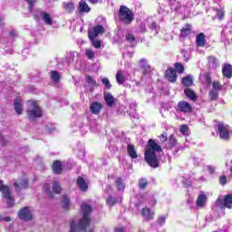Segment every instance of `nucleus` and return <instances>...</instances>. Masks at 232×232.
I'll return each mask as SVG.
<instances>
[{
  "instance_id": "18",
  "label": "nucleus",
  "mask_w": 232,
  "mask_h": 232,
  "mask_svg": "<svg viewBox=\"0 0 232 232\" xmlns=\"http://www.w3.org/2000/svg\"><path fill=\"white\" fill-rule=\"evenodd\" d=\"M222 73H223L224 77H227V79H231V77H232V66H231V64L226 63L223 66Z\"/></svg>"
},
{
  "instance_id": "47",
  "label": "nucleus",
  "mask_w": 232,
  "mask_h": 232,
  "mask_svg": "<svg viewBox=\"0 0 232 232\" xmlns=\"http://www.w3.org/2000/svg\"><path fill=\"white\" fill-rule=\"evenodd\" d=\"M126 41H128V43H130V44H133V43H135V36L131 34H129L126 35Z\"/></svg>"
},
{
  "instance_id": "55",
  "label": "nucleus",
  "mask_w": 232,
  "mask_h": 232,
  "mask_svg": "<svg viewBox=\"0 0 232 232\" xmlns=\"http://www.w3.org/2000/svg\"><path fill=\"white\" fill-rule=\"evenodd\" d=\"M208 169L209 171V173H215V169L211 166H208Z\"/></svg>"
},
{
  "instance_id": "62",
  "label": "nucleus",
  "mask_w": 232,
  "mask_h": 232,
  "mask_svg": "<svg viewBox=\"0 0 232 232\" xmlns=\"http://www.w3.org/2000/svg\"><path fill=\"white\" fill-rule=\"evenodd\" d=\"M1 142V144H3V141H0Z\"/></svg>"
},
{
  "instance_id": "20",
  "label": "nucleus",
  "mask_w": 232,
  "mask_h": 232,
  "mask_svg": "<svg viewBox=\"0 0 232 232\" xmlns=\"http://www.w3.org/2000/svg\"><path fill=\"white\" fill-rule=\"evenodd\" d=\"M14 110H15L16 113L18 115H21V113H23V102H22L21 98H16L14 100Z\"/></svg>"
},
{
  "instance_id": "56",
  "label": "nucleus",
  "mask_w": 232,
  "mask_h": 232,
  "mask_svg": "<svg viewBox=\"0 0 232 232\" xmlns=\"http://www.w3.org/2000/svg\"><path fill=\"white\" fill-rule=\"evenodd\" d=\"M208 61H209V63H215L216 59L213 56H209Z\"/></svg>"
},
{
  "instance_id": "37",
  "label": "nucleus",
  "mask_w": 232,
  "mask_h": 232,
  "mask_svg": "<svg viewBox=\"0 0 232 232\" xmlns=\"http://www.w3.org/2000/svg\"><path fill=\"white\" fill-rule=\"evenodd\" d=\"M28 4L29 12H34V5L37 3V0H24Z\"/></svg>"
},
{
  "instance_id": "11",
  "label": "nucleus",
  "mask_w": 232,
  "mask_h": 232,
  "mask_svg": "<svg viewBox=\"0 0 232 232\" xmlns=\"http://www.w3.org/2000/svg\"><path fill=\"white\" fill-rule=\"evenodd\" d=\"M178 111H181L182 113H191L193 111V107L186 101H181L178 103Z\"/></svg>"
},
{
  "instance_id": "46",
  "label": "nucleus",
  "mask_w": 232,
  "mask_h": 232,
  "mask_svg": "<svg viewBox=\"0 0 232 232\" xmlns=\"http://www.w3.org/2000/svg\"><path fill=\"white\" fill-rule=\"evenodd\" d=\"M106 203L108 206H115V204H117V199L112 197H109L106 200Z\"/></svg>"
},
{
  "instance_id": "24",
  "label": "nucleus",
  "mask_w": 232,
  "mask_h": 232,
  "mask_svg": "<svg viewBox=\"0 0 232 232\" xmlns=\"http://www.w3.org/2000/svg\"><path fill=\"white\" fill-rule=\"evenodd\" d=\"M42 19L44 22V24H47L48 26H52V24H53V20L48 13H42Z\"/></svg>"
},
{
  "instance_id": "31",
  "label": "nucleus",
  "mask_w": 232,
  "mask_h": 232,
  "mask_svg": "<svg viewBox=\"0 0 232 232\" xmlns=\"http://www.w3.org/2000/svg\"><path fill=\"white\" fill-rule=\"evenodd\" d=\"M62 206L64 209H68L70 208V198L67 196L62 197Z\"/></svg>"
},
{
  "instance_id": "51",
  "label": "nucleus",
  "mask_w": 232,
  "mask_h": 232,
  "mask_svg": "<svg viewBox=\"0 0 232 232\" xmlns=\"http://www.w3.org/2000/svg\"><path fill=\"white\" fill-rule=\"evenodd\" d=\"M140 66H141V68H150L147 64L146 59H141L140 61Z\"/></svg>"
},
{
  "instance_id": "43",
  "label": "nucleus",
  "mask_w": 232,
  "mask_h": 232,
  "mask_svg": "<svg viewBox=\"0 0 232 232\" xmlns=\"http://www.w3.org/2000/svg\"><path fill=\"white\" fill-rule=\"evenodd\" d=\"M180 133H182V135H189V128L188 125H181Z\"/></svg>"
},
{
  "instance_id": "59",
  "label": "nucleus",
  "mask_w": 232,
  "mask_h": 232,
  "mask_svg": "<svg viewBox=\"0 0 232 232\" xmlns=\"http://www.w3.org/2000/svg\"><path fill=\"white\" fill-rule=\"evenodd\" d=\"M115 232H124V230L122 228H116Z\"/></svg>"
},
{
  "instance_id": "17",
  "label": "nucleus",
  "mask_w": 232,
  "mask_h": 232,
  "mask_svg": "<svg viewBox=\"0 0 232 232\" xmlns=\"http://www.w3.org/2000/svg\"><path fill=\"white\" fill-rule=\"evenodd\" d=\"M141 215L145 218V220H153L155 212L151 211V209L148 208H142Z\"/></svg>"
},
{
  "instance_id": "6",
  "label": "nucleus",
  "mask_w": 232,
  "mask_h": 232,
  "mask_svg": "<svg viewBox=\"0 0 232 232\" xmlns=\"http://www.w3.org/2000/svg\"><path fill=\"white\" fill-rule=\"evenodd\" d=\"M0 191L3 195V198L7 200L8 206H14V198L10 194V188L8 186L3 184V180H0Z\"/></svg>"
},
{
  "instance_id": "26",
  "label": "nucleus",
  "mask_w": 232,
  "mask_h": 232,
  "mask_svg": "<svg viewBox=\"0 0 232 232\" xmlns=\"http://www.w3.org/2000/svg\"><path fill=\"white\" fill-rule=\"evenodd\" d=\"M207 200H208V197H206L205 194L199 195L197 198V206H198V208H204Z\"/></svg>"
},
{
  "instance_id": "14",
  "label": "nucleus",
  "mask_w": 232,
  "mask_h": 232,
  "mask_svg": "<svg viewBox=\"0 0 232 232\" xmlns=\"http://www.w3.org/2000/svg\"><path fill=\"white\" fill-rule=\"evenodd\" d=\"M78 10L80 14H90L92 8H90L86 1L82 0L79 2Z\"/></svg>"
},
{
  "instance_id": "30",
  "label": "nucleus",
  "mask_w": 232,
  "mask_h": 232,
  "mask_svg": "<svg viewBox=\"0 0 232 232\" xmlns=\"http://www.w3.org/2000/svg\"><path fill=\"white\" fill-rule=\"evenodd\" d=\"M127 151L130 159H137V150H135V148L131 144L128 145Z\"/></svg>"
},
{
  "instance_id": "3",
  "label": "nucleus",
  "mask_w": 232,
  "mask_h": 232,
  "mask_svg": "<svg viewBox=\"0 0 232 232\" xmlns=\"http://www.w3.org/2000/svg\"><path fill=\"white\" fill-rule=\"evenodd\" d=\"M44 191L49 198H53L54 195H61V193H63V187H61L59 181L54 180L52 187L50 183H44Z\"/></svg>"
},
{
  "instance_id": "25",
  "label": "nucleus",
  "mask_w": 232,
  "mask_h": 232,
  "mask_svg": "<svg viewBox=\"0 0 232 232\" xmlns=\"http://www.w3.org/2000/svg\"><path fill=\"white\" fill-rule=\"evenodd\" d=\"M184 93L186 97L190 99V101H193L194 102L195 101H197V94L195 93V92H193V90L187 88L185 89Z\"/></svg>"
},
{
  "instance_id": "40",
  "label": "nucleus",
  "mask_w": 232,
  "mask_h": 232,
  "mask_svg": "<svg viewBox=\"0 0 232 232\" xmlns=\"http://www.w3.org/2000/svg\"><path fill=\"white\" fill-rule=\"evenodd\" d=\"M212 88L216 92H220L222 90V84H220V82H213Z\"/></svg>"
},
{
  "instance_id": "39",
  "label": "nucleus",
  "mask_w": 232,
  "mask_h": 232,
  "mask_svg": "<svg viewBox=\"0 0 232 232\" xmlns=\"http://www.w3.org/2000/svg\"><path fill=\"white\" fill-rule=\"evenodd\" d=\"M85 55L88 59H93L95 57V52L92 49H85Z\"/></svg>"
},
{
  "instance_id": "7",
  "label": "nucleus",
  "mask_w": 232,
  "mask_h": 232,
  "mask_svg": "<svg viewBox=\"0 0 232 232\" xmlns=\"http://www.w3.org/2000/svg\"><path fill=\"white\" fill-rule=\"evenodd\" d=\"M218 130L220 139H222L223 140H228L229 135H230L229 126L224 123H218Z\"/></svg>"
},
{
  "instance_id": "60",
  "label": "nucleus",
  "mask_w": 232,
  "mask_h": 232,
  "mask_svg": "<svg viewBox=\"0 0 232 232\" xmlns=\"http://www.w3.org/2000/svg\"><path fill=\"white\" fill-rule=\"evenodd\" d=\"M105 191H107V193H109L110 191H111V187H107V188H106V190Z\"/></svg>"
},
{
  "instance_id": "35",
  "label": "nucleus",
  "mask_w": 232,
  "mask_h": 232,
  "mask_svg": "<svg viewBox=\"0 0 232 232\" xmlns=\"http://www.w3.org/2000/svg\"><path fill=\"white\" fill-rule=\"evenodd\" d=\"M50 73L52 81H53L54 82H59V72H57V71H52Z\"/></svg>"
},
{
  "instance_id": "29",
  "label": "nucleus",
  "mask_w": 232,
  "mask_h": 232,
  "mask_svg": "<svg viewBox=\"0 0 232 232\" xmlns=\"http://www.w3.org/2000/svg\"><path fill=\"white\" fill-rule=\"evenodd\" d=\"M116 81L118 84H124L126 82V77L122 73V71H118L116 73Z\"/></svg>"
},
{
  "instance_id": "5",
  "label": "nucleus",
  "mask_w": 232,
  "mask_h": 232,
  "mask_svg": "<svg viewBox=\"0 0 232 232\" xmlns=\"http://www.w3.org/2000/svg\"><path fill=\"white\" fill-rule=\"evenodd\" d=\"M29 109L26 111L27 117H29V121H34V119H37L41 117V108L35 102H28Z\"/></svg>"
},
{
  "instance_id": "13",
  "label": "nucleus",
  "mask_w": 232,
  "mask_h": 232,
  "mask_svg": "<svg viewBox=\"0 0 232 232\" xmlns=\"http://www.w3.org/2000/svg\"><path fill=\"white\" fill-rule=\"evenodd\" d=\"M165 77L169 81V82H177V72L175 69L169 68L165 72Z\"/></svg>"
},
{
  "instance_id": "33",
  "label": "nucleus",
  "mask_w": 232,
  "mask_h": 232,
  "mask_svg": "<svg viewBox=\"0 0 232 232\" xmlns=\"http://www.w3.org/2000/svg\"><path fill=\"white\" fill-rule=\"evenodd\" d=\"M212 10H213L214 12H217V17H218V19H219V20L224 19V14H225L224 9H215V8H213Z\"/></svg>"
},
{
  "instance_id": "58",
  "label": "nucleus",
  "mask_w": 232,
  "mask_h": 232,
  "mask_svg": "<svg viewBox=\"0 0 232 232\" xmlns=\"http://www.w3.org/2000/svg\"><path fill=\"white\" fill-rule=\"evenodd\" d=\"M3 220H5V222H10L11 218L10 217L4 218Z\"/></svg>"
},
{
  "instance_id": "8",
  "label": "nucleus",
  "mask_w": 232,
  "mask_h": 232,
  "mask_svg": "<svg viewBox=\"0 0 232 232\" xmlns=\"http://www.w3.org/2000/svg\"><path fill=\"white\" fill-rule=\"evenodd\" d=\"M217 204L219 208H227V209L232 208V195L227 194L223 199H218Z\"/></svg>"
},
{
  "instance_id": "45",
  "label": "nucleus",
  "mask_w": 232,
  "mask_h": 232,
  "mask_svg": "<svg viewBox=\"0 0 232 232\" xmlns=\"http://www.w3.org/2000/svg\"><path fill=\"white\" fill-rule=\"evenodd\" d=\"M139 186L140 189H145L146 186H148V180H146V179H140Z\"/></svg>"
},
{
  "instance_id": "22",
  "label": "nucleus",
  "mask_w": 232,
  "mask_h": 232,
  "mask_svg": "<svg viewBox=\"0 0 232 232\" xmlns=\"http://www.w3.org/2000/svg\"><path fill=\"white\" fill-rule=\"evenodd\" d=\"M196 44L199 47L206 45V35L204 34L200 33L197 35Z\"/></svg>"
},
{
  "instance_id": "27",
  "label": "nucleus",
  "mask_w": 232,
  "mask_h": 232,
  "mask_svg": "<svg viewBox=\"0 0 232 232\" xmlns=\"http://www.w3.org/2000/svg\"><path fill=\"white\" fill-rule=\"evenodd\" d=\"M53 170L57 175H61V171H63V167L61 165V161H59V160L53 161Z\"/></svg>"
},
{
  "instance_id": "15",
  "label": "nucleus",
  "mask_w": 232,
  "mask_h": 232,
  "mask_svg": "<svg viewBox=\"0 0 232 232\" xmlns=\"http://www.w3.org/2000/svg\"><path fill=\"white\" fill-rule=\"evenodd\" d=\"M101 110H102V104H101V102H94L90 105V111H92L93 115H99Z\"/></svg>"
},
{
  "instance_id": "4",
  "label": "nucleus",
  "mask_w": 232,
  "mask_h": 232,
  "mask_svg": "<svg viewBox=\"0 0 232 232\" xmlns=\"http://www.w3.org/2000/svg\"><path fill=\"white\" fill-rule=\"evenodd\" d=\"M118 17L123 24H131L133 21V12L127 6L121 5L119 10Z\"/></svg>"
},
{
  "instance_id": "63",
  "label": "nucleus",
  "mask_w": 232,
  "mask_h": 232,
  "mask_svg": "<svg viewBox=\"0 0 232 232\" xmlns=\"http://www.w3.org/2000/svg\"><path fill=\"white\" fill-rule=\"evenodd\" d=\"M156 203V201H154V203L153 204H155Z\"/></svg>"
},
{
  "instance_id": "44",
  "label": "nucleus",
  "mask_w": 232,
  "mask_h": 232,
  "mask_svg": "<svg viewBox=\"0 0 232 232\" xmlns=\"http://www.w3.org/2000/svg\"><path fill=\"white\" fill-rule=\"evenodd\" d=\"M86 82L91 86H96L97 82L92 76H86Z\"/></svg>"
},
{
  "instance_id": "28",
  "label": "nucleus",
  "mask_w": 232,
  "mask_h": 232,
  "mask_svg": "<svg viewBox=\"0 0 232 232\" xmlns=\"http://www.w3.org/2000/svg\"><path fill=\"white\" fill-rule=\"evenodd\" d=\"M191 34V25L186 24L180 31V37H188Z\"/></svg>"
},
{
  "instance_id": "12",
  "label": "nucleus",
  "mask_w": 232,
  "mask_h": 232,
  "mask_svg": "<svg viewBox=\"0 0 232 232\" xmlns=\"http://www.w3.org/2000/svg\"><path fill=\"white\" fill-rule=\"evenodd\" d=\"M13 186L15 188V191L19 192L22 189H27L28 188V179H21L18 181H14L13 183Z\"/></svg>"
},
{
  "instance_id": "21",
  "label": "nucleus",
  "mask_w": 232,
  "mask_h": 232,
  "mask_svg": "<svg viewBox=\"0 0 232 232\" xmlns=\"http://www.w3.org/2000/svg\"><path fill=\"white\" fill-rule=\"evenodd\" d=\"M77 186L81 189V191H88V184L82 179V177H78L77 179Z\"/></svg>"
},
{
  "instance_id": "9",
  "label": "nucleus",
  "mask_w": 232,
  "mask_h": 232,
  "mask_svg": "<svg viewBox=\"0 0 232 232\" xmlns=\"http://www.w3.org/2000/svg\"><path fill=\"white\" fill-rule=\"evenodd\" d=\"M104 26L97 24L92 28V30L88 31L89 39H95L97 35H102L104 34Z\"/></svg>"
},
{
  "instance_id": "41",
  "label": "nucleus",
  "mask_w": 232,
  "mask_h": 232,
  "mask_svg": "<svg viewBox=\"0 0 232 232\" xmlns=\"http://www.w3.org/2000/svg\"><path fill=\"white\" fill-rule=\"evenodd\" d=\"M92 42V46L94 48H101L102 44V42H101V40H96L95 38L94 39H90Z\"/></svg>"
},
{
  "instance_id": "54",
  "label": "nucleus",
  "mask_w": 232,
  "mask_h": 232,
  "mask_svg": "<svg viewBox=\"0 0 232 232\" xmlns=\"http://www.w3.org/2000/svg\"><path fill=\"white\" fill-rule=\"evenodd\" d=\"M184 60L185 61H189V53H184Z\"/></svg>"
},
{
  "instance_id": "16",
  "label": "nucleus",
  "mask_w": 232,
  "mask_h": 232,
  "mask_svg": "<svg viewBox=\"0 0 232 232\" xmlns=\"http://www.w3.org/2000/svg\"><path fill=\"white\" fill-rule=\"evenodd\" d=\"M63 7L67 14H73L75 12V4L73 2H64Z\"/></svg>"
},
{
  "instance_id": "38",
  "label": "nucleus",
  "mask_w": 232,
  "mask_h": 232,
  "mask_svg": "<svg viewBox=\"0 0 232 232\" xmlns=\"http://www.w3.org/2000/svg\"><path fill=\"white\" fill-rule=\"evenodd\" d=\"M174 146H177V139L173 136H170L169 139V149L171 150V148H174Z\"/></svg>"
},
{
  "instance_id": "53",
  "label": "nucleus",
  "mask_w": 232,
  "mask_h": 232,
  "mask_svg": "<svg viewBox=\"0 0 232 232\" xmlns=\"http://www.w3.org/2000/svg\"><path fill=\"white\" fill-rule=\"evenodd\" d=\"M160 140L161 142H166V140H168V137L165 134H161L160 136Z\"/></svg>"
},
{
  "instance_id": "34",
  "label": "nucleus",
  "mask_w": 232,
  "mask_h": 232,
  "mask_svg": "<svg viewBox=\"0 0 232 232\" xmlns=\"http://www.w3.org/2000/svg\"><path fill=\"white\" fill-rule=\"evenodd\" d=\"M175 70L178 72V73H184V65L180 63H176L174 64Z\"/></svg>"
},
{
  "instance_id": "49",
  "label": "nucleus",
  "mask_w": 232,
  "mask_h": 232,
  "mask_svg": "<svg viewBox=\"0 0 232 232\" xmlns=\"http://www.w3.org/2000/svg\"><path fill=\"white\" fill-rule=\"evenodd\" d=\"M219 183L222 184V186H226V184H227V178H226V176H221L219 178Z\"/></svg>"
},
{
  "instance_id": "32",
  "label": "nucleus",
  "mask_w": 232,
  "mask_h": 232,
  "mask_svg": "<svg viewBox=\"0 0 232 232\" xmlns=\"http://www.w3.org/2000/svg\"><path fill=\"white\" fill-rule=\"evenodd\" d=\"M209 98L211 101H217L218 99V91L211 90L208 93Z\"/></svg>"
},
{
  "instance_id": "57",
  "label": "nucleus",
  "mask_w": 232,
  "mask_h": 232,
  "mask_svg": "<svg viewBox=\"0 0 232 232\" xmlns=\"http://www.w3.org/2000/svg\"><path fill=\"white\" fill-rule=\"evenodd\" d=\"M89 3H92V5H97V3H99V0H89Z\"/></svg>"
},
{
  "instance_id": "19",
  "label": "nucleus",
  "mask_w": 232,
  "mask_h": 232,
  "mask_svg": "<svg viewBox=\"0 0 232 232\" xmlns=\"http://www.w3.org/2000/svg\"><path fill=\"white\" fill-rule=\"evenodd\" d=\"M103 97L108 106L111 107L113 104H115V98L113 97V95H111V93L104 92Z\"/></svg>"
},
{
  "instance_id": "1",
  "label": "nucleus",
  "mask_w": 232,
  "mask_h": 232,
  "mask_svg": "<svg viewBox=\"0 0 232 232\" xmlns=\"http://www.w3.org/2000/svg\"><path fill=\"white\" fill-rule=\"evenodd\" d=\"M82 219L80 220L78 225L75 224V221H72L70 232L84 231L88 227V226H90V213H92V207H90V205L86 203H83L82 205Z\"/></svg>"
},
{
  "instance_id": "36",
  "label": "nucleus",
  "mask_w": 232,
  "mask_h": 232,
  "mask_svg": "<svg viewBox=\"0 0 232 232\" xmlns=\"http://www.w3.org/2000/svg\"><path fill=\"white\" fill-rule=\"evenodd\" d=\"M116 187L118 188L119 191H122V189H124L125 185H124V182H122V179L119 178L116 180Z\"/></svg>"
},
{
  "instance_id": "50",
  "label": "nucleus",
  "mask_w": 232,
  "mask_h": 232,
  "mask_svg": "<svg viewBox=\"0 0 232 232\" xmlns=\"http://www.w3.org/2000/svg\"><path fill=\"white\" fill-rule=\"evenodd\" d=\"M205 82H206V84H208V86H209V84H211V75L209 73H207L205 75Z\"/></svg>"
},
{
  "instance_id": "61",
  "label": "nucleus",
  "mask_w": 232,
  "mask_h": 232,
  "mask_svg": "<svg viewBox=\"0 0 232 232\" xmlns=\"http://www.w3.org/2000/svg\"><path fill=\"white\" fill-rule=\"evenodd\" d=\"M11 35H14V32H11Z\"/></svg>"
},
{
  "instance_id": "42",
  "label": "nucleus",
  "mask_w": 232,
  "mask_h": 232,
  "mask_svg": "<svg viewBox=\"0 0 232 232\" xmlns=\"http://www.w3.org/2000/svg\"><path fill=\"white\" fill-rule=\"evenodd\" d=\"M102 84H104L107 90L111 89V83L110 82V80L108 78H102Z\"/></svg>"
},
{
  "instance_id": "2",
  "label": "nucleus",
  "mask_w": 232,
  "mask_h": 232,
  "mask_svg": "<svg viewBox=\"0 0 232 232\" xmlns=\"http://www.w3.org/2000/svg\"><path fill=\"white\" fill-rule=\"evenodd\" d=\"M155 151H162V148L155 140H150L149 146L145 150V160L151 168L159 167V160H157Z\"/></svg>"
},
{
  "instance_id": "23",
  "label": "nucleus",
  "mask_w": 232,
  "mask_h": 232,
  "mask_svg": "<svg viewBox=\"0 0 232 232\" xmlns=\"http://www.w3.org/2000/svg\"><path fill=\"white\" fill-rule=\"evenodd\" d=\"M181 84H183V86H186L187 88H188L189 86H193V76L191 74H188L184 77L181 81Z\"/></svg>"
},
{
  "instance_id": "10",
  "label": "nucleus",
  "mask_w": 232,
  "mask_h": 232,
  "mask_svg": "<svg viewBox=\"0 0 232 232\" xmlns=\"http://www.w3.org/2000/svg\"><path fill=\"white\" fill-rule=\"evenodd\" d=\"M18 217L21 218V220H32L33 218V214L32 210L28 207H24L20 211L18 212Z\"/></svg>"
},
{
  "instance_id": "48",
  "label": "nucleus",
  "mask_w": 232,
  "mask_h": 232,
  "mask_svg": "<svg viewBox=\"0 0 232 232\" xmlns=\"http://www.w3.org/2000/svg\"><path fill=\"white\" fill-rule=\"evenodd\" d=\"M150 30H155L154 31V34L157 35V34H159V27L157 26V24L155 23H152L150 24Z\"/></svg>"
},
{
  "instance_id": "52",
  "label": "nucleus",
  "mask_w": 232,
  "mask_h": 232,
  "mask_svg": "<svg viewBox=\"0 0 232 232\" xmlns=\"http://www.w3.org/2000/svg\"><path fill=\"white\" fill-rule=\"evenodd\" d=\"M158 222H159V224H160V226H162V224H165V222H166V217H164V216L160 217L158 218Z\"/></svg>"
}]
</instances>
